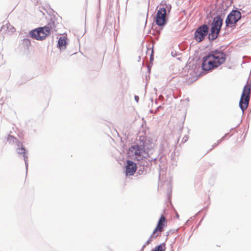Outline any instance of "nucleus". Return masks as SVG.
Listing matches in <instances>:
<instances>
[{
  "label": "nucleus",
  "mask_w": 251,
  "mask_h": 251,
  "mask_svg": "<svg viewBox=\"0 0 251 251\" xmlns=\"http://www.w3.org/2000/svg\"><path fill=\"white\" fill-rule=\"evenodd\" d=\"M55 28V22L51 17L48 25L30 30L29 32V36L33 39L42 41L50 35L51 31H56Z\"/></svg>",
  "instance_id": "obj_3"
},
{
  "label": "nucleus",
  "mask_w": 251,
  "mask_h": 251,
  "mask_svg": "<svg viewBox=\"0 0 251 251\" xmlns=\"http://www.w3.org/2000/svg\"><path fill=\"white\" fill-rule=\"evenodd\" d=\"M151 65H148L147 66V69H148V72L150 74V72H151Z\"/></svg>",
  "instance_id": "obj_26"
},
{
  "label": "nucleus",
  "mask_w": 251,
  "mask_h": 251,
  "mask_svg": "<svg viewBox=\"0 0 251 251\" xmlns=\"http://www.w3.org/2000/svg\"><path fill=\"white\" fill-rule=\"evenodd\" d=\"M191 67V69L193 70L194 72H195L196 70H197V65L194 62L189 63V67Z\"/></svg>",
  "instance_id": "obj_18"
},
{
  "label": "nucleus",
  "mask_w": 251,
  "mask_h": 251,
  "mask_svg": "<svg viewBox=\"0 0 251 251\" xmlns=\"http://www.w3.org/2000/svg\"><path fill=\"white\" fill-rule=\"evenodd\" d=\"M7 141L10 144H15L16 152L20 157H23L25 163L26 174L27 175L28 166L27 150L24 146L22 142L13 135L9 134L7 137Z\"/></svg>",
  "instance_id": "obj_6"
},
{
  "label": "nucleus",
  "mask_w": 251,
  "mask_h": 251,
  "mask_svg": "<svg viewBox=\"0 0 251 251\" xmlns=\"http://www.w3.org/2000/svg\"><path fill=\"white\" fill-rule=\"evenodd\" d=\"M153 46H152V47H151V49H152V50H151V54H150V62L151 63V65H152V62L154 60V55H153Z\"/></svg>",
  "instance_id": "obj_21"
},
{
  "label": "nucleus",
  "mask_w": 251,
  "mask_h": 251,
  "mask_svg": "<svg viewBox=\"0 0 251 251\" xmlns=\"http://www.w3.org/2000/svg\"><path fill=\"white\" fill-rule=\"evenodd\" d=\"M224 47L211 50L202 58L201 70L209 71L214 70L223 64L228 56V50L224 51Z\"/></svg>",
  "instance_id": "obj_2"
},
{
  "label": "nucleus",
  "mask_w": 251,
  "mask_h": 251,
  "mask_svg": "<svg viewBox=\"0 0 251 251\" xmlns=\"http://www.w3.org/2000/svg\"><path fill=\"white\" fill-rule=\"evenodd\" d=\"M251 93V83H249L247 81V83L244 86L241 98L239 102V106L241 109L243 114L244 111L247 108L250 100Z\"/></svg>",
  "instance_id": "obj_8"
},
{
  "label": "nucleus",
  "mask_w": 251,
  "mask_h": 251,
  "mask_svg": "<svg viewBox=\"0 0 251 251\" xmlns=\"http://www.w3.org/2000/svg\"><path fill=\"white\" fill-rule=\"evenodd\" d=\"M241 17V13L238 10L237 8L231 10L226 19V27L225 28V31L227 30V29L229 27L232 28H235L237 23L239 20H240ZM227 33H228V31H225V32L224 33V35Z\"/></svg>",
  "instance_id": "obj_7"
},
{
  "label": "nucleus",
  "mask_w": 251,
  "mask_h": 251,
  "mask_svg": "<svg viewBox=\"0 0 251 251\" xmlns=\"http://www.w3.org/2000/svg\"><path fill=\"white\" fill-rule=\"evenodd\" d=\"M162 108V106L159 105V106L157 107V109L158 110V109H161Z\"/></svg>",
  "instance_id": "obj_31"
},
{
  "label": "nucleus",
  "mask_w": 251,
  "mask_h": 251,
  "mask_svg": "<svg viewBox=\"0 0 251 251\" xmlns=\"http://www.w3.org/2000/svg\"><path fill=\"white\" fill-rule=\"evenodd\" d=\"M175 147V145H173L172 146H170L169 143L167 142L161 143L160 147V154H161V156L159 158V160H161L162 156L169 154ZM160 161L161 162V161Z\"/></svg>",
  "instance_id": "obj_11"
},
{
  "label": "nucleus",
  "mask_w": 251,
  "mask_h": 251,
  "mask_svg": "<svg viewBox=\"0 0 251 251\" xmlns=\"http://www.w3.org/2000/svg\"><path fill=\"white\" fill-rule=\"evenodd\" d=\"M15 28L13 26H12V27L10 28V30L12 32L15 31Z\"/></svg>",
  "instance_id": "obj_28"
},
{
  "label": "nucleus",
  "mask_w": 251,
  "mask_h": 251,
  "mask_svg": "<svg viewBox=\"0 0 251 251\" xmlns=\"http://www.w3.org/2000/svg\"><path fill=\"white\" fill-rule=\"evenodd\" d=\"M126 176H133L137 170V163L127 160L125 167Z\"/></svg>",
  "instance_id": "obj_10"
},
{
  "label": "nucleus",
  "mask_w": 251,
  "mask_h": 251,
  "mask_svg": "<svg viewBox=\"0 0 251 251\" xmlns=\"http://www.w3.org/2000/svg\"><path fill=\"white\" fill-rule=\"evenodd\" d=\"M229 135V133H226L225 134V135L223 137H224V139H225V138L227 136H228Z\"/></svg>",
  "instance_id": "obj_29"
},
{
  "label": "nucleus",
  "mask_w": 251,
  "mask_h": 251,
  "mask_svg": "<svg viewBox=\"0 0 251 251\" xmlns=\"http://www.w3.org/2000/svg\"><path fill=\"white\" fill-rule=\"evenodd\" d=\"M188 138H189L188 136V135H185V136L183 138V139H182V142L183 143H185L186 142H187V141H188Z\"/></svg>",
  "instance_id": "obj_23"
},
{
  "label": "nucleus",
  "mask_w": 251,
  "mask_h": 251,
  "mask_svg": "<svg viewBox=\"0 0 251 251\" xmlns=\"http://www.w3.org/2000/svg\"><path fill=\"white\" fill-rule=\"evenodd\" d=\"M223 140H224V137H222L220 140L217 141V143H214L212 146V148L210 149V151L212 150V149H214L216 147H217L220 143H221Z\"/></svg>",
  "instance_id": "obj_19"
},
{
  "label": "nucleus",
  "mask_w": 251,
  "mask_h": 251,
  "mask_svg": "<svg viewBox=\"0 0 251 251\" xmlns=\"http://www.w3.org/2000/svg\"><path fill=\"white\" fill-rule=\"evenodd\" d=\"M158 235L159 234L155 235V233H153V232H152L150 238L152 239V240H153L154 239H155Z\"/></svg>",
  "instance_id": "obj_22"
},
{
  "label": "nucleus",
  "mask_w": 251,
  "mask_h": 251,
  "mask_svg": "<svg viewBox=\"0 0 251 251\" xmlns=\"http://www.w3.org/2000/svg\"><path fill=\"white\" fill-rule=\"evenodd\" d=\"M182 128H183V126L181 127V128H180V130H181L182 129Z\"/></svg>",
  "instance_id": "obj_37"
},
{
  "label": "nucleus",
  "mask_w": 251,
  "mask_h": 251,
  "mask_svg": "<svg viewBox=\"0 0 251 251\" xmlns=\"http://www.w3.org/2000/svg\"><path fill=\"white\" fill-rule=\"evenodd\" d=\"M18 83H19V85H21L22 84V82H18Z\"/></svg>",
  "instance_id": "obj_34"
},
{
  "label": "nucleus",
  "mask_w": 251,
  "mask_h": 251,
  "mask_svg": "<svg viewBox=\"0 0 251 251\" xmlns=\"http://www.w3.org/2000/svg\"><path fill=\"white\" fill-rule=\"evenodd\" d=\"M209 27L208 25L203 24L199 26L195 30L193 39L197 43H201L203 41L209 34Z\"/></svg>",
  "instance_id": "obj_9"
},
{
  "label": "nucleus",
  "mask_w": 251,
  "mask_h": 251,
  "mask_svg": "<svg viewBox=\"0 0 251 251\" xmlns=\"http://www.w3.org/2000/svg\"><path fill=\"white\" fill-rule=\"evenodd\" d=\"M139 134H141L139 135V139L129 148L127 154L131 159L137 161L136 172L138 175H142L147 174L149 163L156 162L157 157L149 156V152L154 146L152 138L146 136L144 130Z\"/></svg>",
  "instance_id": "obj_1"
},
{
  "label": "nucleus",
  "mask_w": 251,
  "mask_h": 251,
  "mask_svg": "<svg viewBox=\"0 0 251 251\" xmlns=\"http://www.w3.org/2000/svg\"><path fill=\"white\" fill-rule=\"evenodd\" d=\"M8 25L10 26L9 23L7 24L6 25H2L0 29V33L1 34H3L5 32H6L9 29Z\"/></svg>",
  "instance_id": "obj_15"
},
{
  "label": "nucleus",
  "mask_w": 251,
  "mask_h": 251,
  "mask_svg": "<svg viewBox=\"0 0 251 251\" xmlns=\"http://www.w3.org/2000/svg\"><path fill=\"white\" fill-rule=\"evenodd\" d=\"M223 13L217 14L212 18V22L209 21L207 24L209 27V34L208 37V41L211 43L220 37V33L223 25Z\"/></svg>",
  "instance_id": "obj_4"
},
{
  "label": "nucleus",
  "mask_w": 251,
  "mask_h": 251,
  "mask_svg": "<svg viewBox=\"0 0 251 251\" xmlns=\"http://www.w3.org/2000/svg\"><path fill=\"white\" fill-rule=\"evenodd\" d=\"M141 59V57L139 56V58H138V59Z\"/></svg>",
  "instance_id": "obj_35"
},
{
  "label": "nucleus",
  "mask_w": 251,
  "mask_h": 251,
  "mask_svg": "<svg viewBox=\"0 0 251 251\" xmlns=\"http://www.w3.org/2000/svg\"><path fill=\"white\" fill-rule=\"evenodd\" d=\"M174 230H171L169 232H168L167 233V236H168V235H169V233L170 232L173 233V232H174Z\"/></svg>",
  "instance_id": "obj_30"
},
{
  "label": "nucleus",
  "mask_w": 251,
  "mask_h": 251,
  "mask_svg": "<svg viewBox=\"0 0 251 251\" xmlns=\"http://www.w3.org/2000/svg\"><path fill=\"white\" fill-rule=\"evenodd\" d=\"M166 244L165 243H162L156 246L154 249H152L151 251H165Z\"/></svg>",
  "instance_id": "obj_14"
},
{
  "label": "nucleus",
  "mask_w": 251,
  "mask_h": 251,
  "mask_svg": "<svg viewBox=\"0 0 251 251\" xmlns=\"http://www.w3.org/2000/svg\"><path fill=\"white\" fill-rule=\"evenodd\" d=\"M134 100H135L137 102H139V97L137 95H135L134 96Z\"/></svg>",
  "instance_id": "obj_24"
},
{
  "label": "nucleus",
  "mask_w": 251,
  "mask_h": 251,
  "mask_svg": "<svg viewBox=\"0 0 251 251\" xmlns=\"http://www.w3.org/2000/svg\"><path fill=\"white\" fill-rule=\"evenodd\" d=\"M167 221L164 216L162 214L158 221L157 225L160 226L162 229L167 226Z\"/></svg>",
  "instance_id": "obj_13"
},
{
  "label": "nucleus",
  "mask_w": 251,
  "mask_h": 251,
  "mask_svg": "<svg viewBox=\"0 0 251 251\" xmlns=\"http://www.w3.org/2000/svg\"><path fill=\"white\" fill-rule=\"evenodd\" d=\"M152 239H151V238H149V239L146 241V242L145 243V244L146 245H148L149 244H150L151 241H152Z\"/></svg>",
  "instance_id": "obj_25"
},
{
  "label": "nucleus",
  "mask_w": 251,
  "mask_h": 251,
  "mask_svg": "<svg viewBox=\"0 0 251 251\" xmlns=\"http://www.w3.org/2000/svg\"><path fill=\"white\" fill-rule=\"evenodd\" d=\"M146 245L145 244L143 246V247H142V248H141V250H140V251H143V250H144V249L145 247H146Z\"/></svg>",
  "instance_id": "obj_27"
},
{
  "label": "nucleus",
  "mask_w": 251,
  "mask_h": 251,
  "mask_svg": "<svg viewBox=\"0 0 251 251\" xmlns=\"http://www.w3.org/2000/svg\"><path fill=\"white\" fill-rule=\"evenodd\" d=\"M172 195V189L171 188L168 187L167 191V196L169 201H171V198Z\"/></svg>",
  "instance_id": "obj_17"
},
{
  "label": "nucleus",
  "mask_w": 251,
  "mask_h": 251,
  "mask_svg": "<svg viewBox=\"0 0 251 251\" xmlns=\"http://www.w3.org/2000/svg\"><path fill=\"white\" fill-rule=\"evenodd\" d=\"M163 230H164L163 229H162L160 226H158L157 225L156 227L153 230V233H156L162 231Z\"/></svg>",
  "instance_id": "obj_20"
},
{
  "label": "nucleus",
  "mask_w": 251,
  "mask_h": 251,
  "mask_svg": "<svg viewBox=\"0 0 251 251\" xmlns=\"http://www.w3.org/2000/svg\"><path fill=\"white\" fill-rule=\"evenodd\" d=\"M68 44V38L66 36H61L59 37L57 44V48L61 51L64 50Z\"/></svg>",
  "instance_id": "obj_12"
},
{
  "label": "nucleus",
  "mask_w": 251,
  "mask_h": 251,
  "mask_svg": "<svg viewBox=\"0 0 251 251\" xmlns=\"http://www.w3.org/2000/svg\"><path fill=\"white\" fill-rule=\"evenodd\" d=\"M176 216L177 218H178L179 217V215L177 213H176Z\"/></svg>",
  "instance_id": "obj_32"
},
{
  "label": "nucleus",
  "mask_w": 251,
  "mask_h": 251,
  "mask_svg": "<svg viewBox=\"0 0 251 251\" xmlns=\"http://www.w3.org/2000/svg\"><path fill=\"white\" fill-rule=\"evenodd\" d=\"M23 45L24 46L26 47L27 49L31 45V41L28 38H24L23 40Z\"/></svg>",
  "instance_id": "obj_16"
},
{
  "label": "nucleus",
  "mask_w": 251,
  "mask_h": 251,
  "mask_svg": "<svg viewBox=\"0 0 251 251\" xmlns=\"http://www.w3.org/2000/svg\"><path fill=\"white\" fill-rule=\"evenodd\" d=\"M234 128H231L230 130H233Z\"/></svg>",
  "instance_id": "obj_36"
},
{
  "label": "nucleus",
  "mask_w": 251,
  "mask_h": 251,
  "mask_svg": "<svg viewBox=\"0 0 251 251\" xmlns=\"http://www.w3.org/2000/svg\"><path fill=\"white\" fill-rule=\"evenodd\" d=\"M171 8V4H165V7H159V9L157 11L156 15L154 17V21L160 29L158 35L155 37L157 40L159 38V35L160 33L161 30L163 29L164 26L168 23L167 14L170 12Z\"/></svg>",
  "instance_id": "obj_5"
},
{
  "label": "nucleus",
  "mask_w": 251,
  "mask_h": 251,
  "mask_svg": "<svg viewBox=\"0 0 251 251\" xmlns=\"http://www.w3.org/2000/svg\"><path fill=\"white\" fill-rule=\"evenodd\" d=\"M31 79V77H29L26 80V81L29 80Z\"/></svg>",
  "instance_id": "obj_33"
}]
</instances>
